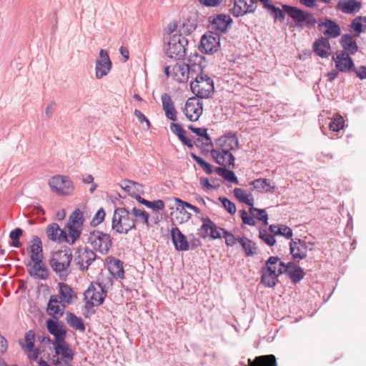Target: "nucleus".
<instances>
[{"label": "nucleus", "mask_w": 366, "mask_h": 366, "mask_svg": "<svg viewBox=\"0 0 366 366\" xmlns=\"http://www.w3.org/2000/svg\"><path fill=\"white\" fill-rule=\"evenodd\" d=\"M219 149L211 150V156L216 163L224 167H234L235 158L232 150L238 149L239 141L235 134H229L219 138L217 141Z\"/></svg>", "instance_id": "1"}, {"label": "nucleus", "mask_w": 366, "mask_h": 366, "mask_svg": "<svg viewBox=\"0 0 366 366\" xmlns=\"http://www.w3.org/2000/svg\"><path fill=\"white\" fill-rule=\"evenodd\" d=\"M71 259L72 254L70 249L59 250L52 253L49 264L59 278L66 280L71 273L69 267Z\"/></svg>", "instance_id": "2"}, {"label": "nucleus", "mask_w": 366, "mask_h": 366, "mask_svg": "<svg viewBox=\"0 0 366 366\" xmlns=\"http://www.w3.org/2000/svg\"><path fill=\"white\" fill-rule=\"evenodd\" d=\"M135 228V219L131 216L129 210L124 207L115 209L112 222V229L118 234H127Z\"/></svg>", "instance_id": "3"}, {"label": "nucleus", "mask_w": 366, "mask_h": 366, "mask_svg": "<svg viewBox=\"0 0 366 366\" xmlns=\"http://www.w3.org/2000/svg\"><path fill=\"white\" fill-rule=\"evenodd\" d=\"M86 242L93 251L102 254H107L112 246L110 234L98 229H93L89 232Z\"/></svg>", "instance_id": "4"}, {"label": "nucleus", "mask_w": 366, "mask_h": 366, "mask_svg": "<svg viewBox=\"0 0 366 366\" xmlns=\"http://www.w3.org/2000/svg\"><path fill=\"white\" fill-rule=\"evenodd\" d=\"M190 88L192 93L201 99L209 98L214 90L212 79L203 72L197 74L194 80L191 81Z\"/></svg>", "instance_id": "5"}, {"label": "nucleus", "mask_w": 366, "mask_h": 366, "mask_svg": "<svg viewBox=\"0 0 366 366\" xmlns=\"http://www.w3.org/2000/svg\"><path fill=\"white\" fill-rule=\"evenodd\" d=\"M167 44L165 51L167 56L170 58L180 59L186 55V46L188 41L186 37L182 34H174L171 36L165 37Z\"/></svg>", "instance_id": "6"}, {"label": "nucleus", "mask_w": 366, "mask_h": 366, "mask_svg": "<svg viewBox=\"0 0 366 366\" xmlns=\"http://www.w3.org/2000/svg\"><path fill=\"white\" fill-rule=\"evenodd\" d=\"M282 9L301 28H314L317 24V19L314 15L307 11H303L297 7L282 4Z\"/></svg>", "instance_id": "7"}, {"label": "nucleus", "mask_w": 366, "mask_h": 366, "mask_svg": "<svg viewBox=\"0 0 366 366\" xmlns=\"http://www.w3.org/2000/svg\"><path fill=\"white\" fill-rule=\"evenodd\" d=\"M49 186L52 192L60 196H68L72 194L74 187L69 177L55 175L49 179Z\"/></svg>", "instance_id": "8"}, {"label": "nucleus", "mask_w": 366, "mask_h": 366, "mask_svg": "<svg viewBox=\"0 0 366 366\" xmlns=\"http://www.w3.org/2000/svg\"><path fill=\"white\" fill-rule=\"evenodd\" d=\"M314 243L300 239H291L290 242V254L294 261L299 262L306 258L307 251L314 250Z\"/></svg>", "instance_id": "9"}, {"label": "nucleus", "mask_w": 366, "mask_h": 366, "mask_svg": "<svg viewBox=\"0 0 366 366\" xmlns=\"http://www.w3.org/2000/svg\"><path fill=\"white\" fill-rule=\"evenodd\" d=\"M84 295L86 305L94 307L99 306L103 303L106 293L101 284L92 283L84 292Z\"/></svg>", "instance_id": "10"}, {"label": "nucleus", "mask_w": 366, "mask_h": 366, "mask_svg": "<svg viewBox=\"0 0 366 366\" xmlns=\"http://www.w3.org/2000/svg\"><path fill=\"white\" fill-rule=\"evenodd\" d=\"M112 61L108 52L102 49L99 51V56L95 64V76L97 79H101L107 76L112 69Z\"/></svg>", "instance_id": "11"}, {"label": "nucleus", "mask_w": 366, "mask_h": 366, "mask_svg": "<svg viewBox=\"0 0 366 366\" xmlns=\"http://www.w3.org/2000/svg\"><path fill=\"white\" fill-rule=\"evenodd\" d=\"M202 224L200 227V231L202 232L201 237L206 238L209 237L212 239L222 238V232L224 229L218 227L217 224L212 222L209 217L202 218Z\"/></svg>", "instance_id": "12"}, {"label": "nucleus", "mask_w": 366, "mask_h": 366, "mask_svg": "<svg viewBox=\"0 0 366 366\" xmlns=\"http://www.w3.org/2000/svg\"><path fill=\"white\" fill-rule=\"evenodd\" d=\"M203 112V103L196 98H189L185 104L183 112L192 122L198 120Z\"/></svg>", "instance_id": "13"}, {"label": "nucleus", "mask_w": 366, "mask_h": 366, "mask_svg": "<svg viewBox=\"0 0 366 366\" xmlns=\"http://www.w3.org/2000/svg\"><path fill=\"white\" fill-rule=\"evenodd\" d=\"M332 61L335 63L336 69L340 72H350L354 67L353 60L346 52L337 51L332 56Z\"/></svg>", "instance_id": "14"}, {"label": "nucleus", "mask_w": 366, "mask_h": 366, "mask_svg": "<svg viewBox=\"0 0 366 366\" xmlns=\"http://www.w3.org/2000/svg\"><path fill=\"white\" fill-rule=\"evenodd\" d=\"M202 51L206 54H213L219 47V36L217 33L209 32L202 36L201 39Z\"/></svg>", "instance_id": "15"}, {"label": "nucleus", "mask_w": 366, "mask_h": 366, "mask_svg": "<svg viewBox=\"0 0 366 366\" xmlns=\"http://www.w3.org/2000/svg\"><path fill=\"white\" fill-rule=\"evenodd\" d=\"M47 237L55 242H64L67 238L66 231L61 229L57 223L49 224L46 229Z\"/></svg>", "instance_id": "16"}, {"label": "nucleus", "mask_w": 366, "mask_h": 366, "mask_svg": "<svg viewBox=\"0 0 366 366\" xmlns=\"http://www.w3.org/2000/svg\"><path fill=\"white\" fill-rule=\"evenodd\" d=\"M46 325L49 333L54 337V341L61 342L65 339L66 330L61 322L49 319L46 320Z\"/></svg>", "instance_id": "17"}, {"label": "nucleus", "mask_w": 366, "mask_h": 366, "mask_svg": "<svg viewBox=\"0 0 366 366\" xmlns=\"http://www.w3.org/2000/svg\"><path fill=\"white\" fill-rule=\"evenodd\" d=\"M232 19L229 14H218L211 21V26L213 29L224 33L231 27Z\"/></svg>", "instance_id": "18"}, {"label": "nucleus", "mask_w": 366, "mask_h": 366, "mask_svg": "<svg viewBox=\"0 0 366 366\" xmlns=\"http://www.w3.org/2000/svg\"><path fill=\"white\" fill-rule=\"evenodd\" d=\"M161 101L162 104V109L164 111L166 117L169 120L175 122L177 119V112L170 95L167 93L162 94L161 96Z\"/></svg>", "instance_id": "19"}, {"label": "nucleus", "mask_w": 366, "mask_h": 366, "mask_svg": "<svg viewBox=\"0 0 366 366\" xmlns=\"http://www.w3.org/2000/svg\"><path fill=\"white\" fill-rule=\"evenodd\" d=\"M171 237L172 242L177 250L187 251L189 249V243L187 238L178 227H173L171 229Z\"/></svg>", "instance_id": "20"}, {"label": "nucleus", "mask_w": 366, "mask_h": 366, "mask_svg": "<svg viewBox=\"0 0 366 366\" xmlns=\"http://www.w3.org/2000/svg\"><path fill=\"white\" fill-rule=\"evenodd\" d=\"M189 64L185 63H177L172 66V77L178 82H186L189 77Z\"/></svg>", "instance_id": "21"}, {"label": "nucleus", "mask_w": 366, "mask_h": 366, "mask_svg": "<svg viewBox=\"0 0 366 366\" xmlns=\"http://www.w3.org/2000/svg\"><path fill=\"white\" fill-rule=\"evenodd\" d=\"M229 11L234 17H239L252 14L253 6H249L246 0H233V6Z\"/></svg>", "instance_id": "22"}, {"label": "nucleus", "mask_w": 366, "mask_h": 366, "mask_svg": "<svg viewBox=\"0 0 366 366\" xmlns=\"http://www.w3.org/2000/svg\"><path fill=\"white\" fill-rule=\"evenodd\" d=\"M97 255L92 249H86L76 258V264L81 270L88 269L89 265L96 259Z\"/></svg>", "instance_id": "23"}, {"label": "nucleus", "mask_w": 366, "mask_h": 366, "mask_svg": "<svg viewBox=\"0 0 366 366\" xmlns=\"http://www.w3.org/2000/svg\"><path fill=\"white\" fill-rule=\"evenodd\" d=\"M361 6V3L357 0H340L336 9L345 14H354L358 12Z\"/></svg>", "instance_id": "24"}, {"label": "nucleus", "mask_w": 366, "mask_h": 366, "mask_svg": "<svg viewBox=\"0 0 366 366\" xmlns=\"http://www.w3.org/2000/svg\"><path fill=\"white\" fill-rule=\"evenodd\" d=\"M340 43L343 50L339 52H346L348 56H350L355 54L358 51V46L355 39L350 34H343L341 36Z\"/></svg>", "instance_id": "25"}, {"label": "nucleus", "mask_w": 366, "mask_h": 366, "mask_svg": "<svg viewBox=\"0 0 366 366\" xmlns=\"http://www.w3.org/2000/svg\"><path fill=\"white\" fill-rule=\"evenodd\" d=\"M29 252L30 258L32 262H41L43 259V249L42 243L40 238L37 236H34L31 241V244L29 247Z\"/></svg>", "instance_id": "26"}, {"label": "nucleus", "mask_w": 366, "mask_h": 366, "mask_svg": "<svg viewBox=\"0 0 366 366\" xmlns=\"http://www.w3.org/2000/svg\"><path fill=\"white\" fill-rule=\"evenodd\" d=\"M56 355H61L65 361H71L73 359V352L65 339L61 342H52Z\"/></svg>", "instance_id": "27"}, {"label": "nucleus", "mask_w": 366, "mask_h": 366, "mask_svg": "<svg viewBox=\"0 0 366 366\" xmlns=\"http://www.w3.org/2000/svg\"><path fill=\"white\" fill-rule=\"evenodd\" d=\"M313 48L315 54L322 58H327L330 54V44L327 38L321 37L316 40L313 44Z\"/></svg>", "instance_id": "28"}, {"label": "nucleus", "mask_w": 366, "mask_h": 366, "mask_svg": "<svg viewBox=\"0 0 366 366\" xmlns=\"http://www.w3.org/2000/svg\"><path fill=\"white\" fill-rule=\"evenodd\" d=\"M33 266L29 269V274L38 280H46L49 277V270L42 260L33 262Z\"/></svg>", "instance_id": "29"}, {"label": "nucleus", "mask_w": 366, "mask_h": 366, "mask_svg": "<svg viewBox=\"0 0 366 366\" xmlns=\"http://www.w3.org/2000/svg\"><path fill=\"white\" fill-rule=\"evenodd\" d=\"M252 189L260 193L274 192V186L271 185V180L266 178H259L249 182Z\"/></svg>", "instance_id": "30"}, {"label": "nucleus", "mask_w": 366, "mask_h": 366, "mask_svg": "<svg viewBox=\"0 0 366 366\" xmlns=\"http://www.w3.org/2000/svg\"><path fill=\"white\" fill-rule=\"evenodd\" d=\"M261 282L267 287H273L278 282V274L274 273L271 267H262Z\"/></svg>", "instance_id": "31"}, {"label": "nucleus", "mask_w": 366, "mask_h": 366, "mask_svg": "<svg viewBox=\"0 0 366 366\" xmlns=\"http://www.w3.org/2000/svg\"><path fill=\"white\" fill-rule=\"evenodd\" d=\"M322 26L326 28L324 34L330 38H336L341 34L340 26L333 20L326 19L319 24V26Z\"/></svg>", "instance_id": "32"}, {"label": "nucleus", "mask_w": 366, "mask_h": 366, "mask_svg": "<svg viewBox=\"0 0 366 366\" xmlns=\"http://www.w3.org/2000/svg\"><path fill=\"white\" fill-rule=\"evenodd\" d=\"M170 129L173 134L177 136L178 139L182 142L183 144L186 145L189 148H193L194 144L192 140L185 136L186 131L182 127L181 125L174 122H172L170 124Z\"/></svg>", "instance_id": "33"}, {"label": "nucleus", "mask_w": 366, "mask_h": 366, "mask_svg": "<svg viewBox=\"0 0 366 366\" xmlns=\"http://www.w3.org/2000/svg\"><path fill=\"white\" fill-rule=\"evenodd\" d=\"M233 194L239 202L250 206V207L253 206L254 200L250 192L237 187L234 189Z\"/></svg>", "instance_id": "34"}, {"label": "nucleus", "mask_w": 366, "mask_h": 366, "mask_svg": "<svg viewBox=\"0 0 366 366\" xmlns=\"http://www.w3.org/2000/svg\"><path fill=\"white\" fill-rule=\"evenodd\" d=\"M59 287L62 300L68 304L73 303L74 300L76 299V296L71 287L63 282L59 283Z\"/></svg>", "instance_id": "35"}, {"label": "nucleus", "mask_w": 366, "mask_h": 366, "mask_svg": "<svg viewBox=\"0 0 366 366\" xmlns=\"http://www.w3.org/2000/svg\"><path fill=\"white\" fill-rule=\"evenodd\" d=\"M239 243L241 244L246 257H252L257 253L256 244L246 237H239Z\"/></svg>", "instance_id": "36"}, {"label": "nucleus", "mask_w": 366, "mask_h": 366, "mask_svg": "<svg viewBox=\"0 0 366 366\" xmlns=\"http://www.w3.org/2000/svg\"><path fill=\"white\" fill-rule=\"evenodd\" d=\"M59 303L58 297L56 295H52L49 299L47 306V312L49 315L56 319L58 316H61L63 315V312L60 308Z\"/></svg>", "instance_id": "37"}, {"label": "nucleus", "mask_w": 366, "mask_h": 366, "mask_svg": "<svg viewBox=\"0 0 366 366\" xmlns=\"http://www.w3.org/2000/svg\"><path fill=\"white\" fill-rule=\"evenodd\" d=\"M20 347L24 351H30L34 347L35 332L34 330H29L24 335V340H19Z\"/></svg>", "instance_id": "38"}, {"label": "nucleus", "mask_w": 366, "mask_h": 366, "mask_svg": "<svg viewBox=\"0 0 366 366\" xmlns=\"http://www.w3.org/2000/svg\"><path fill=\"white\" fill-rule=\"evenodd\" d=\"M66 322L74 330L81 332H84L85 330V326L82 318L77 317L73 313L69 312L66 315Z\"/></svg>", "instance_id": "39"}, {"label": "nucleus", "mask_w": 366, "mask_h": 366, "mask_svg": "<svg viewBox=\"0 0 366 366\" xmlns=\"http://www.w3.org/2000/svg\"><path fill=\"white\" fill-rule=\"evenodd\" d=\"M68 229V234L67 238L64 242H68L71 244H73L76 242V241L80 237L83 227L75 226L67 224Z\"/></svg>", "instance_id": "40"}, {"label": "nucleus", "mask_w": 366, "mask_h": 366, "mask_svg": "<svg viewBox=\"0 0 366 366\" xmlns=\"http://www.w3.org/2000/svg\"><path fill=\"white\" fill-rule=\"evenodd\" d=\"M131 216L135 219V222L146 224L147 227L149 224V214L144 210L134 207L130 211Z\"/></svg>", "instance_id": "41"}, {"label": "nucleus", "mask_w": 366, "mask_h": 366, "mask_svg": "<svg viewBox=\"0 0 366 366\" xmlns=\"http://www.w3.org/2000/svg\"><path fill=\"white\" fill-rule=\"evenodd\" d=\"M84 222L83 212L77 208L69 216L67 224L83 227Z\"/></svg>", "instance_id": "42"}, {"label": "nucleus", "mask_w": 366, "mask_h": 366, "mask_svg": "<svg viewBox=\"0 0 366 366\" xmlns=\"http://www.w3.org/2000/svg\"><path fill=\"white\" fill-rule=\"evenodd\" d=\"M215 171L219 176L223 177L224 179H227L236 184H239L238 179L235 176L234 172L230 169H227V167H217L215 169Z\"/></svg>", "instance_id": "43"}, {"label": "nucleus", "mask_w": 366, "mask_h": 366, "mask_svg": "<svg viewBox=\"0 0 366 366\" xmlns=\"http://www.w3.org/2000/svg\"><path fill=\"white\" fill-rule=\"evenodd\" d=\"M175 202L177 204V209L179 210V212L183 214L182 221L189 220L191 218L192 214L189 212H188L187 211H186L184 209V207H187V208H189L191 209L192 204L189 202H184L183 200H182L179 198H175Z\"/></svg>", "instance_id": "44"}, {"label": "nucleus", "mask_w": 366, "mask_h": 366, "mask_svg": "<svg viewBox=\"0 0 366 366\" xmlns=\"http://www.w3.org/2000/svg\"><path fill=\"white\" fill-rule=\"evenodd\" d=\"M188 129L192 132L195 133L199 137H202L204 139V144L206 146L212 145V139L207 134V129L206 128H197L193 125L188 126Z\"/></svg>", "instance_id": "45"}, {"label": "nucleus", "mask_w": 366, "mask_h": 366, "mask_svg": "<svg viewBox=\"0 0 366 366\" xmlns=\"http://www.w3.org/2000/svg\"><path fill=\"white\" fill-rule=\"evenodd\" d=\"M287 275L292 282H298L303 279L305 272L300 267L295 264V266H292V268L290 269Z\"/></svg>", "instance_id": "46"}, {"label": "nucleus", "mask_w": 366, "mask_h": 366, "mask_svg": "<svg viewBox=\"0 0 366 366\" xmlns=\"http://www.w3.org/2000/svg\"><path fill=\"white\" fill-rule=\"evenodd\" d=\"M265 9L269 13V14L274 17L275 20H279L280 21H283L285 18L286 13L284 9L281 10L280 8L274 6L269 2L267 5H266Z\"/></svg>", "instance_id": "47"}, {"label": "nucleus", "mask_w": 366, "mask_h": 366, "mask_svg": "<svg viewBox=\"0 0 366 366\" xmlns=\"http://www.w3.org/2000/svg\"><path fill=\"white\" fill-rule=\"evenodd\" d=\"M109 269L114 275L123 278L124 273L123 263L119 259H114L110 264Z\"/></svg>", "instance_id": "48"}, {"label": "nucleus", "mask_w": 366, "mask_h": 366, "mask_svg": "<svg viewBox=\"0 0 366 366\" xmlns=\"http://www.w3.org/2000/svg\"><path fill=\"white\" fill-rule=\"evenodd\" d=\"M192 158L202 167V169L207 174H211L213 172L212 167L202 157L191 153Z\"/></svg>", "instance_id": "49"}, {"label": "nucleus", "mask_w": 366, "mask_h": 366, "mask_svg": "<svg viewBox=\"0 0 366 366\" xmlns=\"http://www.w3.org/2000/svg\"><path fill=\"white\" fill-rule=\"evenodd\" d=\"M256 212L257 213V219L263 222L264 224H268V215L266 211L263 209H258L254 207L253 206L249 207V213L252 215H254V212Z\"/></svg>", "instance_id": "50"}, {"label": "nucleus", "mask_w": 366, "mask_h": 366, "mask_svg": "<svg viewBox=\"0 0 366 366\" xmlns=\"http://www.w3.org/2000/svg\"><path fill=\"white\" fill-rule=\"evenodd\" d=\"M105 216V211L101 207L93 217L90 222L91 226L95 227L99 225L104 220Z\"/></svg>", "instance_id": "51"}, {"label": "nucleus", "mask_w": 366, "mask_h": 366, "mask_svg": "<svg viewBox=\"0 0 366 366\" xmlns=\"http://www.w3.org/2000/svg\"><path fill=\"white\" fill-rule=\"evenodd\" d=\"M219 201L222 203L224 208L230 214H234L236 212V206L229 199L224 197H219Z\"/></svg>", "instance_id": "52"}, {"label": "nucleus", "mask_w": 366, "mask_h": 366, "mask_svg": "<svg viewBox=\"0 0 366 366\" xmlns=\"http://www.w3.org/2000/svg\"><path fill=\"white\" fill-rule=\"evenodd\" d=\"M361 16L355 17L351 22L350 28L357 32L356 34H354L355 37H358L360 34H361L363 30V26L362 23Z\"/></svg>", "instance_id": "53"}, {"label": "nucleus", "mask_w": 366, "mask_h": 366, "mask_svg": "<svg viewBox=\"0 0 366 366\" xmlns=\"http://www.w3.org/2000/svg\"><path fill=\"white\" fill-rule=\"evenodd\" d=\"M259 236V238L269 246H272L276 242L274 235L268 233L265 229H260Z\"/></svg>", "instance_id": "54"}, {"label": "nucleus", "mask_w": 366, "mask_h": 366, "mask_svg": "<svg viewBox=\"0 0 366 366\" xmlns=\"http://www.w3.org/2000/svg\"><path fill=\"white\" fill-rule=\"evenodd\" d=\"M23 230L20 228H16L12 230L9 234V237L12 239V246L19 248L21 246V243L19 242V237L22 234Z\"/></svg>", "instance_id": "55"}, {"label": "nucleus", "mask_w": 366, "mask_h": 366, "mask_svg": "<svg viewBox=\"0 0 366 366\" xmlns=\"http://www.w3.org/2000/svg\"><path fill=\"white\" fill-rule=\"evenodd\" d=\"M344 119L341 116L335 117L330 123L329 127L333 132H339L344 127Z\"/></svg>", "instance_id": "56"}, {"label": "nucleus", "mask_w": 366, "mask_h": 366, "mask_svg": "<svg viewBox=\"0 0 366 366\" xmlns=\"http://www.w3.org/2000/svg\"><path fill=\"white\" fill-rule=\"evenodd\" d=\"M239 215L244 224L249 226H254L256 221L254 219V215L249 214L245 210L242 209L239 211Z\"/></svg>", "instance_id": "57"}, {"label": "nucleus", "mask_w": 366, "mask_h": 366, "mask_svg": "<svg viewBox=\"0 0 366 366\" xmlns=\"http://www.w3.org/2000/svg\"><path fill=\"white\" fill-rule=\"evenodd\" d=\"M277 274L280 275L282 274H288L290 269L292 268V266H295V263L293 262H289L287 264L280 260L277 263Z\"/></svg>", "instance_id": "58"}, {"label": "nucleus", "mask_w": 366, "mask_h": 366, "mask_svg": "<svg viewBox=\"0 0 366 366\" xmlns=\"http://www.w3.org/2000/svg\"><path fill=\"white\" fill-rule=\"evenodd\" d=\"M122 187L127 191L128 192H131L133 188H135L137 191H139V187H142V186L139 184L138 182H136L132 180L129 179H125L122 182L121 184Z\"/></svg>", "instance_id": "59"}, {"label": "nucleus", "mask_w": 366, "mask_h": 366, "mask_svg": "<svg viewBox=\"0 0 366 366\" xmlns=\"http://www.w3.org/2000/svg\"><path fill=\"white\" fill-rule=\"evenodd\" d=\"M222 237L225 239V244L228 247L234 245L237 242L239 243V237L236 238L232 233L227 230H223Z\"/></svg>", "instance_id": "60"}, {"label": "nucleus", "mask_w": 366, "mask_h": 366, "mask_svg": "<svg viewBox=\"0 0 366 366\" xmlns=\"http://www.w3.org/2000/svg\"><path fill=\"white\" fill-rule=\"evenodd\" d=\"M277 235H281L287 239H292L293 232L291 228L284 224H280L278 228Z\"/></svg>", "instance_id": "61"}, {"label": "nucleus", "mask_w": 366, "mask_h": 366, "mask_svg": "<svg viewBox=\"0 0 366 366\" xmlns=\"http://www.w3.org/2000/svg\"><path fill=\"white\" fill-rule=\"evenodd\" d=\"M280 262L278 257H270L265 262L264 267H271V269L274 271V273H277V263Z\"/></svg>", "instance_id": "62"}, {"label": "nucleus", "mask_w": 366, "mask_h": 366, "mask_svg": "<svg viewBox=\"0 0 366 366\" xmlns=\"http://www.w3.org/2000/svg\"><path fill=\"white\" fill-rule=\"evenodd\" d=\"M134 115L140 123L145 122L147 124V129L150 128V122L145 115L138 109L134 110Z\"/></svg>", "instance_id": "63"}, {"label": "nucleus", "mask_w": 366, "mask_h": 366, "mask_svg": "<svg viewBox=\"0 0 366 366\" xmlns=\"http://www.w3.org/2000/svg\"><path fill=\"white\" fill-rule=\"evenodd\" d=\"M352 71H354L357 76L360 78V79H366V66H360L358 68H355V66L352 69Z\"/></svg>", "instance_id": "64"}]
</instances>
